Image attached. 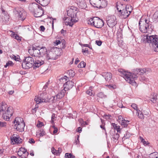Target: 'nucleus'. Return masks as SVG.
<instances>
[{"label":"nucleus","instance_id":"obj_25","mask_svg":"<svg viewBox=\"0 0 158 158\" xmlns=\"http://www.w3.org/2000/svg\"><path fill=\"white\" fill-rule=\"evenodd\" d=\"M129 121L128 120H126L125 119L123 120L122 121L120 122L121 125L124 127H127V125L129 124Z\"/></svg>","mask_w":158,"mask_h":158},{"label":"nucleus","instance_id":"obj_13","mask_svg":"<svg viewBox=\"0 0 158 158\" xmlns=\"http://www.w3.org/2000/svg\"><path fill=\"white\" fill-rule=\"evenodd\" d=\"M157 35H146L144 36V39L146 40V41L147 43L151 44L153 48V45L154 44V39L155 37Z\"/></svg>","mask_w":158,"mask_h":158},{"label":"nucleus","instance_id":"obj_3","mask_svg":"<svg viewBox=\"0 0 158 158\" xmlns=\"http://www.w3.org/2000/svg\"><path fill=\"white\" fill-rule=\"evenodd\" d=\"M67 11V14L68 16L71 17L70 22L66 21L65 25L72 27L73 24V22L75 23L77 21V20L74 19L77 16V8L73 6H71L69 7Z\"/></svg>","mask_w":158,"mask_h":158},{"label":"nucleus","instance_id":"obj_5","mask_svg":"<svg viewBox=\"0 0 158 158\" xmlns=\"http://www.w3.org/2000/svg\"><path fill=\"white\" fill-rule=\"evenodd\" d=\"M29 9L34 13V16L35 17H40L44 14L42 7L37 4H33L29 7Z\"/></svg>","mask_w":158,"mask_h":158},{"label":"nucleus","instance_id":"obj_4","mask_svg":"<svg viewBox=\"0 0 158 158\" xmlns=\"http://www.w3.org/2000/svg\"><path fill=\"white\" fill-rule=\"evenodd\" d=\"M144 22L145 23H143L142 24L141 23L142 22L141 20L139 22V27L140 31L143 33H148L151 34L153 30L151 23L149 20L146 19L145 20Z\"/></svg>","mask_w":158,"mask_h":158},{"label":"nucleus","instance_id":"obj_39","mask_svg":"<svg viewBox=\"0 0 158 158\" xmlns=\"http://www.w3.org/2000/svg\"><path fill=\"white\" fill-rule=\"evenodd\" d=\"M6 123L5 122L0 121V127H6Z\"/></svg>","mask_w":158,"mask_h":158},{"label":"nucleus","instance_id":"obj_61","mask_svg":"<svg viewBox=\"0 0 158 158\" xmlns=\"http://www.w3.org/2000/svg\"><path fill=\"white\" fill-rule=\"evenodd\" d=\"M40 31H44L45 29V28L43 26H40Z\"/></svg>","mask_w":158,"mask_h":158},{"label":"nucleus","instance_id":"obj_48","mask_svg":"<svg viewBox=\"0 0 158 158\" xmlns=\"http://www.w3.org/2000/svg\"><path fill=\"white\" fill-rule=\"evenodd\" d=\"M139 139L143 144H147V142L144 140V139L141 136L139 137Z\"/></svg>","mask_w":158,"mask_h":158},{"label":"nucleus","instance_id":"obj_1","mask_svg":"<svg viewBox=\"0 0 158 158\" xmlns=\"http://www.w3.org/2000/svg\"><path fill=\"white\" fill-rule=\"evenodd\" d=\"M149 69H137L133 71L132 74L130 72L121 70L119 71L121 75L131 84L135 83V80L138 77V75H143L147 72H149Z\"/></svg>","mask_w":158,"mask_h":158},{"label":"nucleus","instance_id":"obj_10","mask_svg":"<svg viewBox=\"0 0 158 158\" xmlns=\"http://www.w3.org/2000/svg\"><path fill=\"white\" fill-rule=\"evenodd\" d=\"M32 49H29L28 51L29 53H32V54L35 56H38L39 57L40 46L34 45L32 46Z\"/></svg>","mask_w":158,"mask_h":158},{"label":"nucleus","instance_id":"obj_18","mask_svg":"<svg viewBox=\"0 0 158 158\" xmlns=\"http://www.w3.org/2000/svg\"><path fill=\"white\" fill-rule=\"evenodd\" d=\"M154 44L153 45V50L156 52H158V35H156L155 37Z\"/></svg>","mask_w":158,"mask_h":158},{"label":"nucleus","instance_id":"obj_26","mask_svg":"<svg viewBox=\"0 0 158 158\" xmlns=\"http://www.w3.org/2000/svg\"><path fill=\"white\" fill-rule=\"evenodd\" d=\"M67 73L68 74L70 77H73L75 75V71L71 69L68 71Z\"/></svg>","mask_w":158,"mask_h":158},{"label":"nucleus","instance_id":"obj_20","mask_svg":"<svg viewBox=\"0 0 158 158\" xmlns=\"http://www.w3.org/2000/svg\"><path fill=\"white\" fill-rule=\"evenodd\" d=\"M55 96H52L50 98H47V99H43L42 100V102H50L52 103L55 102L56 101H58V99H55Z\"/></svg>","mask_w":158,"mask_h":158},{"label":"nucleus","instance_id":"obj_31","mask_svg":"<svg viewBox=\"0 0 158 158\" xmlns=\"http://www.w3.org/2000/svg\"><path fill=\"white\" fill-rule=\"evenodd\" d=\"M43 99H44L42 98V99L40 97H35V101L36 102V103L37 104H39L41 102H42V100Z\"/></svg>","mask_w":158,"mask_h":158},{"label":"nucleus","instance_id":"obj_21","mask_svg":"<svg viewBox=\"0 0 158 158\" xmlns=\"http://www.w3.org/2000/svg\"><path fill=\"white\" fill-rule=\"evenodd\" d=\"M98 3L100 4L99 6L100 8H105L107 4V2L106 0H98Z\"/></svg>","mask_w":158,"mask_h":158},{"label":"nucleus","instance_id":"obj_29","mask_svg":"<svg viewBox=\"0 0 158 158\" xmlns=\"http://www.w3.org/2000/svg\"><path fill=\"white\" fill-rule=\"evenodd\" d=\"M64 157L66 158H74L75 156L71 153H66L65 154Z\"/></svg>","mask_w":158,"mask_h":158},{"label":"nucleus","instance_id":"obj_7","mask_svg":"<svg viewBox=\"0 0 158 158\" xmlns=\"http://www.w3.org/2000/svg\"><path fill=\"white\" fill-rule=\"evenodd\" d=\"M13 123L15 124V128L16 129L17 131L20 132L24 131L25 124L22 118L19 117L16 118Z\"/></svg>","mask_w":158,"mask_h":158},{"label":"nucleus","instance_id":"obj_47","mask_svg":"<svg viewBox=\"0 0 158 158\" xmlns=\"http://www.w3.org/2000/svg\"><path fill=\"white\" fill-rule=\"evenodd\" d=\"M40 133L39 135L40 136H43L45 135V132L43 129L40 130Z\"/></svg>","mask_w":158,"mask_h":158},{"label":"nucleus","instance_id":"obj_9","mask_svg":"<svg viewBox=\"0 0 158 158\" xmlns=\"http://www.w3.org/2000/svg\"><path fill=\"white\" fill-rule=\"evenodd\" d=\"M106 22L107 24L110 27H113L117 23L116 17L114 15L107 17Z\"/></svg>","mask_w":158,"mask_h":158},{"label":"nucleus","instance_id":"obj_63","mask_svg":"<svg viewBox=\"0 0 158 158\" xmlns=\"http://www.w3.org/2000/svg\"><path fill=\"white\" fill-rule=\"evenodd\" d=\"M88 51V49L87 48H85V50L82 49V52L83 53L87 52Z\"/></svg>","mask_w":158,"mask_h":158},{"label":"nucleus","instance_id":"obj_64","mask_svg":"<svg viewBox=\"0 0 158 158\" xmlns=\"http://www.w3.org/2000/svg\"><path fill=\"white\" fill-rule=\"evenodd\" d=\"M48 85H46V84H45V85L44 86L43 88V90L44 91H45L48 87Z\"/></svg>","mask_w":158,"mask_h":158},{"label":"nucleus","instance_id":"obj_33","mask_svg":"<svg viewBox=\"0 0 158 158\" xmlns=\"http://www.w3.org/2000/svg\"><path fill=\"white\" fill-rule=\"evenodd\" d=\"M79 6L81 9H85L86 7V5L84 1L80 2Z\"/></svg>","mask_w":158,"mask_h":158},{"label":"nucleus","instance_id":"obj_19","mask_svg":"<svg viewBox=\"0 0 158 158\" xmlns=\"http://www.w3.org/2000/svg\"><path fill=\"white\" fill-rule=\"evenodd\" d=\"M102 75L106 81L110 80L112 77V74L110 73L107 72L103 73Z\"/></svg>","mask_w":158,"mask_h":158},{"label":"nucleus","instance_id":"obj_27","mask_svg":"<svg viewBox=\"0 0 158 158\" xmlns=\"http://www.w3.org/2000/svg\"><path fill=\"white\" fill-rule=\"evenodd\" d=\"M112 126H113L115 130H117V132H120V126L117 125L116 124L114 123H112Z\"/></svg>","mask_w":158,"mask_h":158},{"label":"nucleus","instance_id":"obj_60","mask_svg":"<svg viewBox=\"0 0 158 158\" xmlns=\"http://www.w3.org/2000/svg\"><path fill=\"white\" fill-rule=\"evenodd\" d=\"M27 156L26 154L23 153L21 156L20 157L21 158H27Z\"/></svg>","mask_w":158,"mask_h":158},{"label":"nucleus","instance_id":"obj_35","mask_svg":"<svg viewBox=\"0 0 158 158\" xmlns=\"http://www.w3.org/2000/svg\"><path fill=\"white\" fill-rule=\"evenodd\" d=\"M119 137V135L118 134L116 133L114 135H113V140L116 142L115 140H117Z\"/></svg>","mask_w":158,"mask_h":158},{"label":"nucleus","instance_id":"obj_32","mask_svg":"<svg viewBox=\"0 0 158 158\" xmlns=\"http://www.w3.org/2000/svg\"><path fill=\"white\" fill-rule=\"evenodd\" d=\"M157 99V96L156 95H153V96H151L150 100L153 103H155L156 102Z\"/></svg>","mask_w":158,"mask_h":158},{"label":"nucleus","instance_id":"obj_22","mask_svg":"<svg viewBox=\"0 0 158 158\" xmlns=\"http://www.w3.org/2000/svg\"><path fill=\"white\" fill-rule=\"evenodd\" d=\"M53 54H54V53L52 51H48L47 55V57H45L46 58L45 60H56V58L53 56Z\"/></svg>","mask_w":158,"mask_h":158},{"label":"nucleus","instance_id":"obj_15","mask_svg":"<svg viewBox=\"0 0 158 158\" xmlns=\"http://www.w3.org/2000/svg\"><path fill=\"white\" fill-rule=\"evenodd\" d=\"M74 83L72 81L68 80L63 85V87L65 90L68 91L71 89L74 86Z\"/></svg>","mask_w":158,"mask_h":158},{"label":"nucleus","instance_id":"obj_46","mask_svg":"<svg viewBox=\"0 0 158 158\" xmlns=\"http://www.w3.org/2000/svg\"><path fill=\"white\" fill-rule=\"evenodd\" d=\"M52 127L54 129L53 131V134H55L57 133L58 131V129L57 127H55V126H53Z\"/></svg>","mask_w":158,"mask_h":158},{"label":"nucleus","instance_id":"obj_6","mask_svg":"<svg viewBox=\"0 0 158 158\" xmlns=\"http://www.w3.org/2000/svg\"><path fill=\"white\" fill-rule=\"evenodd\" d=\"M88 23L97 28H101L104 25L103 21L100 18L95 17L89 20Z\"/></svg>","mask_w":158,"mask_h":158},{"label":"nucleus","instance_id":"obj_14","mask_svg":"<svg viewBox=\"0 0 158 158\" xmlns=\"http://www.w3.org/2000/svg\"><path fill=\"white\" fill-rule=\"evenodd\" d=\"M13 114V111L12 107H8L6 110L2 113V114L4 117L6 116V119H9Z\"/></svg>","mask_w":158,"mask_h":158},{"label":"nucleus","instance_id":"obj_34","mask_svg":"<svg viewBox=\"0 0 158 158\" xmlns=\"http://www.w3.org/2000/svg\"><path fill=\"white\" fill-rule=\"evenodd\" d=\"M97 96L101 98H105L106 97V96L103 93L100 92L97 94Z\"/></svg>","mask_w":158,"mask_h":158},{"label":"nucleus","instance_id":"obj_54","mask_svg":"<svg viewBox=\"0 0 158 158\" xmlns=\"http://www.w3.org/2000/svg\"><path fill=\"white\" fill-rule=\"evenodd\" d=\"M149 110L148 109H147V110H144L143 111V113H144V114L146 115H148L149 114Z\"/></svg>","mask_w":158,"mask_h":158},{"label":"nucleus","instance_id":"obj_12","mask_svg":"<svg viewBox=\"0 0 158 158\" xmlns=\"http://www.w3.org/2000/svg\"><path fill=\"white\" fill-rule=\"evenodd\" d=\"M40 49L39 58L42 57L43 59L45 60V57H47V55L48 52L47 48L45 47L40 46Z\"/></svg>","mask_w":158,"mask_h":158},{"label":"nucleus","instance_id":"obj_57","mask_svg":"<svg viewBox=\"0 0 158 158\" xmlns=\"http://www.w3.org/2000/svg\"><path fill=\"white\" fill-rule=\"evenodd\" d=\"M28 142L30 143H35V141L33 139H29Z\"/></svg>","mask_w":158,"mask_h":158},{"label":"nucleus","instance_id":"obj_17","mask_svg":"<svg viewBox=\"0 0 158 158\" xmlns=\"http://www.w3.org/2000/svg\"><path fill=\"white\" fill-rule=\"evenodd\" d=\"M66 91H67L65 90V89H64V88L63 89L59 92L56 96V99H60L63 97L64 96Z\"/></svg>","mask_w":158,"mask_h":158},{"label":"nucleus","instance_id":"obj_50","mask_svg":"<svg viewBox=\"0 0 158 158\" xmlns=\"http://www.w3.org/2000/svg\"><path fill=\"white\" fill-rule=\"evenodd\" d=\"M102 41L100 40H97L95 41L96 44L97 45H98L99 46H101L102 44Z\"/></svg>","mask_w":158,"mask_h":158},{"label":"nucleus","instance_id":"obj_51","mask_svg":"<svg viewBox=\"0 0 158 158\" xmlns=\"http://www.w3.org/2000/svg\"><path fill=\"white\" fill-rule=\"evenodd\" d=\"M61 148H59L58 150H57V152H56V154L57 155H59L61 152Z\"/></svg>","mask_w":158,"mask_h":158},{"label":"nucleus","instance_id":"obj_28","mask_svg":"<svg viewBox=\"0 0 158 158\" xmlns=\"http://www.w3.org/2000/svg\"><path fill=\"white\" fill-rule=\"evenodd\" d=\"M69 78L67 77L66 76H64L63 77H62L59 79L60 82L61 83H63L64 82H66V81Z\"/></svg>","mask_w":158,"mask_h":158},{"label":"nucleus","instance_id":"obj_55","mask_svg":"<svg viewBox=\"0 0 158 158\" xmlns=\"http://www.w3.org/2000/svg\"><path fill=\"white\" fill-rule=\"evenodd\" d=\"M13 58L16 61H19V60L20 59L19 57H17L13 55Z\"/></svg>","mask_w":158,"mask_h":158},{"label":"nucleus","instance_id":"obj_44","mask_svg":"<svg viewBox=\"0 0 158 158\" xmlns=\"http://www.w3.org/2000/svg\"><path fill=\"white\" fill-rule=\"evenodd\" d=\"M71 18L69 17H64L63 18V20L64 21V23L65 24L66 21H67V22L68 21L70 22Z\"/></svg>","mask_w":158,"mask_h":158},{"label":"nucleus","instance_id":"obj_24","mask_svg":"<svg viewBox=\"0 0 158 158\" xmlns=\"http://www.w3.org/2000/svg\"><path fill=\"white\" fill-rule=\"evenodd\" d=\"M136 114L138 118L141 119H143L144 118V116L142 112H141L140 110H137L136 112Z\"/></svg>","mask_w":158,"mask_h":158},{"label":"nucleus","instance_id":"obj_37","mask_svg":"<svg viewBox=\"0 0 158 158\" xmlns=\"http://www.w3.org/2000/svg\"><path fill=\"white\" fill-rule=\"evenodd\" d=\"M13 64L12 62L9 61L6 63V64L4 65V67L6 68L7 66H12Z\"/></svg>","mask_w":158,"mask_h":158},{"label":"nucleus","instance_id":"obj_52","mask_svg":"<svg viewBox=\"0 0 158 158\" xmlns=\"http://www.w3.org/2000/svg\"><path fill=\"white\" fill-rule=\"evenodd\" d=\"M80 45L82 47H89V45L88 44H83L81 43H79Z\"/></svg>","mask_w":158,"mask_h":158},{"label":"nucleus","instance_id":"obj_41","mask_svg":"<svg viewBox=\"0 0 158 158\" xmlns=\"http://www.w3.org/2000/svg\"><path fill=\"white\" fill-rule=\"evenodd\" d=\"M86 93L88 94L91 96L93 94L92 91L91 89H90V88H89V89L86 91Z\"/></svg>","mask_w":158,"mask_h":158},{"label":"nucleus","instance_id":"obj_42","mask_svg":"<svg viewBox=\"0 0 158 158\" xmlns=\"http://www.w3.org/2000/svg\"><path fill=\"white\" fill-rule=\"evenodd\" d=\"M16 141H15V143H22V139H19V138L16 137Z\"/></svg>","mask_w":158,"mask_h":158},{"label":"nucleus","instance_id":"obj_11","mask_svg":"<svg viewBox=\"0 0 158 158\" xmlns=\"http://www.w3.org/2000/svg\"><path fill=\"white\" fill-rule=\"evenodd\" d=\"M125 7V9H123L122 10H118L119 12L121 13L122 17L124 19H126L128 17L132 11V9L131 8L130 10H128L129 7L127 8V7L126 6Z\"/></svg>","mask_w":158,"mask_h":158},{"label":"nucleus","instance_id":"obj_8","mask_svg":"<svg viewBox=\"0 0 158 158\" xmlns=\"http://www.w3.org/2000/svg\"><path fill=\"white\" fill-rule=\"evenodd\" d=\"M13 11L18 15L19 20L23 21L26 19V13L22 8H16L14 9Z\"/></svg>","mask_w":158,"mask_h":158},{"label":"nucleus","instance_id":"obj_40","mask_svg":"<svg viewBox=\"0 0 158 158\" xmlns=\"http://www.w3.org/2000/svg\"><path fill=\"white\" fill-rule=\"evenodd\" d=\"M13 38H14L15 39L17 40H20V37L19 35H18L16 34H14L12 36Z\"/></svg>","mask_w":158,"mask_h":158},{"label":"nucleus","instance_id":"obj_58","mask_svg":"<svg viewBox=\"0 0 158 158\" xmlns=\"http://www.w3.org/2000/svg\"><path fill=\"white\" fill-rule=\"evenodd\" d=\"M38 105H36L35 108L34 109H33L32 110H33V111H34V113H35V112L36 111L37 109L38 108Z\"/></svg>","mask_w":158,"mask_h":158},{"label":"nucleus","instance_id":"obj_36","mask_svg":"<svg viewBox=\"0 0 158 158\" xmlns=\"http://www.w3.org/2000/svg\"><path fill=\"white\" fill-rule=\"evenodd\" d=\"M85 65L86 63L83 61H82L78 65V68H84L85 67Z\"/></svg>","mask_w":158,"mask_h":158},{"label":"nucleus","instance_id":"obj_23","mask_svg":"<svg viewBox=\"0 0 158 158\" xmlns=\"http://www.w3.org/2000/svg\"><path fill=\"white\" fill-rule=\"evenodd\" d=\"M7 105L6 104H2L0 106V112L2 114L3 112L6 110L8 107Z\"/></svg>","mask_w":158,"mask_h":158},{"label":"nucleus","instance_id":"obj_56","mask_svg":"<svg viewBox=\"0 0 158 158\" xmlns=\"http://www.w3.org/2000/svg\"><path fill=\"white\" fill-rule=\"evenodd\" d=\"M52 152L53 154L55 155L56 154V152H57V150L55 149L53 147H52Z\"/></svg>","mask_w":158,"mask_h":158},{"label":"nucleus","instance_id":"obj_43","mask_svg":"<svg viewBox=\"0 0 158 158\" xmlns=\"http://www.w3.org/2000/svg\"><path fill=\"white\" fill-rule=\"evenodd\" d=\"M111 117V115L109 114H108V115H104L103 116V118L104 119H111V118H110Z\"/></svg>","mask_w":158,"mask_h":158},{"label":"nucleus","instance_id":"obj_16","mask_svg":"<svg viewBox=\"0 0 158 158\" xmlns=\"http://www.w3.org/2000/svg\"><path fill=\"white\" fill-rule=\"evenodd\" d=\"M35 1L43 6H47L50 2V0H35Z\"/></svg>","mask_w":158,"mask_h":158},{"label":"nucleus","instance_id":"obj_2","mask_svg":"<svg viewBox=\"0 0 158 158\" xmlns=\"http://www.w3.org/2000/svg\"><path fill=\"white\" fill-rule=\"evenodd\" d=\"M44 63L43 60H36L34 61L33 59L31 56L25 57L23 60L22 66L23 69H29L32 67L34 69L39 67Z\"/></svg>","mask_w":158,"mask_h":158},{"label":"nucleus","instance_id":"obj_38","mask_svg":"<svg viewBox=\"0 0 158 158\" xmlns=\"http://www.w3.org/2000/svg\"><path fill=\"white\" fill-rule=\"evenodd\" d=\"M11 141L13 142H15V140L16 141V137L15 134H13L12 136L10 137Z\"/></svg>","mask_w":158,"mask_h":158},{"label":"nucleus","instance_id":"obj_62","mask_svg":"<svg viewBox=\"0 0 158 158\" xmlns=\"http://www.w3.org/2000/svg\"><path fill=\"white\" fill-rule=\"evenodd\" d=\"M55 118V114H52V123H53V122H54L53 119Z\"/></svg>","mask_w":158,"mask_h":158},{"label":"nucleus","instance_id":"obj_59","mask_svg":"<svg viewBox=\"0 0 158 158\" xmlns=\"http://www.w3.org/2000/svg\"><path fill=\"white\" fill-rule=\"evenodd\" d=\"M23 153L20 150H19L18 152L17 153V155L18 156H19L20 157L22 155V154H23Z\"/></svg>","mask_w":158,"mask_h":158},{"label":"nucleus","instance_id":"obj_30","mask_svg":"<svg viewBox=\"0 0 158 158\" xmlns=\"http://www.w3.org/2000/svg\"><path fill=\"white\" fill-rule=\"evenodd\" d=\"M19 150H20L23 153L26 154L27 156L29 154V153L27 151V149L24 148H21L19 149Z\"/></svg>","mask_w":158,"mask_h":158},{"label":"nucleus","instance_id":"obj_45","mask_svg":"<svg viewBox=\"0 0 158 158\" xmlns=\"http://www.w3.org/2000/svg\"><path fill=\"white\" fill-rule=\"evenodd\" d=\"M129 133L128 132H127V131H126L125 133V134H124V136L122 138V139H125V138L126 139L128 138L129 137Z\"/></svg>","mask_w":158,"mask_h":158},{"label":"nucleus","instance_id":"obj_53","mask_svg":"<svg viewBox=\"0 0 158 158\" xmlns=\"http://www.w3.org/2000/svg\"><path fill=\"white\" fill-rule=\"evenodd\" d=\"M118 119L119 120V123H120L123 120L125 119L123 118L122 116L121 115H120L119 116H118Z\"/></svg>","mask_w":158,"mask_h":158},{"label":"nucleus","instance_id":"obj_49","mask_svg":"<svg viewBox=\"0 0 158 158\" xmlns=\"http://www.w3.org/2000/svg\"><path fill=\"white\" fill-rule=\"evenodd\" d=\"M131 107L134 109L136 110V112L137 111V110H139L137 109V105L134 103H133L131 105Z\"/></svg>","mask_w":158,"mask_h":158}]
</instances>
